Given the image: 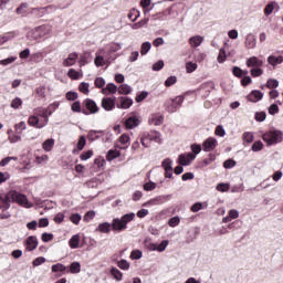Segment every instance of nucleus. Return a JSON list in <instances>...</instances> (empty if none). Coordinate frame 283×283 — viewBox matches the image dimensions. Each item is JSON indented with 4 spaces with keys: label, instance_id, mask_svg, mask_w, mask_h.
I'll use <instances>...</instances> for the list:
<instances>
[{
    "label": "nucleus",
    "instance_id": "1",
    "mask_svg": "<svg viewBox=\"0 0 283 283\" xmlns=\"http://www.w3.org/2000/svg\"><path fill=\"white\" fill-rule=\"evenodd\" d=\"M10 202H17V205H20V207H25L27 209H31L32 207V203L28 200V197L21 192H17L15 190H11L7 195L0 196V209L8 210Z\"/></svg>",
    "mask_w": 283,
    "mask_h": 283
},
{
    "label": "nucleus",
    "instance_id": "2",
    "mask_svg": "<svg viewBox=\"0 0 283 283\" xmlns=\"http://www.w3.org/2000/svg\"><path fill=\"white\" fill-rule=\"evenodd\" d=\"M262 140L266 143V145H277V143H282L283 133L282 130H270L262 135Z\"/></svg>",
    "mask_w": 283,
    "mask_h": 283
},
{
    "label": "nucleus",
    "instance_id": "3",
    "mask_svg": "<svg viewBox=\"0 0 283 283\" xmlns=\"http://www.w3.org/2000/svg\"><path fill=\"white\" fill-rule=\"evenodd\" d=\"M160 136L161 135L159 132L150 133L146 137H142L140 144L143 145V147H146V148L149 147L150 142L160 144L163 143V139L160 138Z\"/></svg>",
    "mask_w": 283,
    "mask_h": 283
},
{
    "label": "nucleus",
    "instance_id": "4",
    "mask_svg": "<svg viewBox=\"0 0 283 283\" xmlns=\"http://www.w3.org/2000/svg\"><path fill=\"white\" fill-rule=\"evenodd\" d=\"M59 107V103L50 104L46 108L38 107L34 109V114L38 116H41V118H44L43 123L48 125L50 123V117H48L49 109H56Z\"/></svg>",
    "mask_w": 283,
    "mask_h": 283
},
{
    "label": "nucleus",
    "instance_id": "5",
    "mask_svg": "<svg viewBox=\"0 0 283 283\" xmlns=\"http://www.w3.org/2000/svg\"><path fill=\"white\" fill-rule=\"evenodd\" d=\"M182 103H185V97L182 96H177L175 99H168L166 102V109L174 114V112H176L180 105H182Z\"/></svg>",
    "mask_w": 283,
    "mask_h": 283
},
{
    "label": "nucleus",
    "instance_id": "6",
    "mask_svg": "<svg viewBox=\"0 0 283 283\" xmlns=\"http://www.w3.org/2000/svg\"><path fill=\"white\" fill-rule=\"evenodd\" d=\"M52 32V27L50 25H40L38 28H35V30L33 31V39L38 40V39H43V36H48V34H50Z\"/></svg>",
    "mask_w": 283,
    "mask_h": 283
},
{
    "label": "nucleus",
    "instance_id": "7",
    "mask_svg": "<svg viewBox=\"0 0 283 283\" xmlns=\"http://www.w3.org/2000/svg\"><path fill=\"white\" fill-rule=\"evenodd\" d=\"M218 147V139L213 137H208L203 143H202V149L206 153L213 151Z\"/></svg>",
    "mask_w": 283,
    "mask_h": 283
},
{
    "label": "nucleus",
    "instance_id": "8",
    "mask_svg": "<svg viewBox=\"0 0 283 283\" xmlns=\"http://www.w3.org/2000/svg\"><path fill=\"white\" fill-rule=\"evenodd\" d=\"M174 163L171 161V159L166 158L164 159V161L161 163V167H164L166 174L165 177L166 178H171L174 176Z\"/></svg>",
    "mask_w": 283,
    "mask_h": 283
},
{
    "label": "nucleus",
    "instance_id": "9",
    "mask_svg": "<svg viewBox=\"0 0 283 283\" xmlns=\"http://www.w3.org/2000/svg\"><path fill=\"white\" fill-rule=\"evenodd\" d=\"M27 251H34L39 247V239L34 235L28 237L24 241Z\"/></svg>",
    "mask_w": 283,
    "mask_h": 283
},
{
    "label": "nucleus",
    "instance_id": "10",
    "mask_svg": "<svg viewBox=\"0 0 283 283\" xmlns=\"http://www.w3.org/2000/svg\"><path fill=\"white\" fill-rule=\"evenodd\" d=\"M191 160H196V155L192 153L179 155V165H181L182 167L191 165Z\"/></svg>",
    "mask_w": 283,
    "mask_h": 283
},
{
    "label": "nucleus",
    "instance_id": "11",
    "mask_svg": "<svg viewBox=\"0 0 283 283\" xmlns=\"http://www.w3.org/2000/svg\"><path fill=\"white\" fill-rule=\"evenodd\" d=\"M102 107L105 112H112L116 107V101L112 97H104L102 99Z\"/></svg>",
    "mask_w": 283,
    "mask_h": 283
},
{
    "label": "nucleus",
    "instance_id": "12",
    "mask_svg": "<svg viewBox=\"0 0 283 283\" xmlns=\"http://www.w3.org/2000/svg\"><path fill=\"white\" fill-rule=\"evenodd\" d=\"M28 124L31 127H36V129H43L45 127V124L39 119V116L31 115L29 116Z\"/></svg>",
    "mask_w": 283,
    "mask_h": 283
},
{
    "label": "nucleus",
    "instance_id": "13",
    "mask_svg": "<svg viewBox=\"0 0 283 283\" xmlns=\"http://www.w3.org/2000/svg\"><path fill=\"white\" fill-rule=\"evenodd\" d=\"M77 59H78V53L76 52L70 53L67 57L63 61L62 65L64 67H72V65H75Z\"/></svg>",
    "mask_w": 283,
    "mask_h": 283
},
{
    "label": "nucleus",
    "instance_id": "14",
    "mask_svg": "<svg viewBox=\"0 0 283 283\" xmlns=\"http://www.w3.org/2000/svg\"><path fill=\"white\" fill-rule=\"evenodd\" d=\"M264 98V93L262 91L254 90L248 95V101L250 103H259V101H262Z\"/></svg>",
    "mask_w": 283,
    "mask_h": 283
},
{
    "label": "nucleus",
    "instance_id": "15",
    "mask_svg": "<svg viewBox=\"0 0 283 283\" xmlns=\"http://www.w3.org/2000/svg\"><path fill=\"white\" fill-rule=\"evenodd\" d=\"M130 105H134V101L129 97H119V104H117L118 109H129Z\"/></svg>",
    "mask_w": 283,
    "mask_h": 283
},
{
    "label": "nucleus",
    "instance_id": "16",
    "mask_svg": "<svg viewBox=\"0 0 283 283\" xmlns=\"http://www.w3.org/2000/svg\"><path fill=\"white\" fill-rule=\"evenodd\" d=\"M138 125H140V119H138L137 116H130L125 120L126 129H134L135 127H138Z\"/></svg>",
    "mask_w": 283,
    "mask_h": 283
},
{
    "label": "nucleus",
    "instance_id": "17",
    "mask_svg": "<svg viewBox=\"0 0 283 283\" xmlns=\"http://www.w3.org/2000/svg\"><path fill=\"white\" fill-rule=\"evenodd\" d=\"M112 229L113 231H125V229H127V226L125 224L123 219L116 218L113 219Z\"/></svg>",
    "mask_w": 283,
    "mask_h": 283
},
{
    "label": "nucleus",
    "instance_id": "18",
    "mask_svg": "<svg viewBox=\"0 0 283 283\" xmlns=\"http://www.w3.org/2000/svg\"><path fill=\"white\" fill-rule=\"evenodd\" d=\"M262 65H264V62L256 56H252L247 60V67H252V70L255 67H262Z\"/></svg>",
    "mask_w": 283,
    "mask_h": 283
},
{
    "label": "nucleus",
    "instance_id": "19",
    "mask_svg": "<svg viewBox=\"0 0 283 283\" xmlns=\"http://www.w3.org/2000/svg\"><path fill=\"white\" fill-rule=\"evenodd\" d=\"M255 45H258V40L255 39V35L253 34H248L245 38V48L248 50H253V48H255Z\"/></svg>",
    "mask_w": 283,
    "mask_h": 283
},
{
    "label": "nucleus",
    "instance_id": "20",
    "mask_svg": "<svg viewBox=\"0 0 283 283\" xmlns=\"http://www.w3.org/2000/svg\"><path fill=\"white\" fill-rule=\"evenodd\" d=\"M118 92V86L114 83H108L105 88L102 90V93L105 96H109V94H116Z\"/></svg>",
    "mask_w": 283,
    "mask_h": 283
},
{
    "label": "nucleus",
    "instance_id": "21",
    "mask_svg": "<svg viewBox=\"0 0 283 283\" xmlns=\"http://www.w3.org/2000/svg\"><path fill=\"white\" fill-rule=\"evenodd\" d=\"M84 104L86 109H88L91 114H96L98 112V106L96 105V102L92 99H85Z\"/></svg>",
    "mask_w": 283,
    "mask_h": 283
},
{
    "label": "nucleus",
    "instance_id": "22",
    "mask_svg": "<svg viewBox=\"0 0 283 283\" xmlns=\"http://www.w3.org/2000/svg\"><path fill=\"white\" fill-rule=\"evenodd\" d=\"M203 41H205V38L201 35H195L189 39V43L191 48H200Z\"/></svg>",
    "mask_w": 283,
    "mask_h": 283
},
{
    "label": "nucleus",
    "instance_id": "23",
    "mask_svg": "<svg viewBox=\"0 0 283 283\" xmlns=\"http://www.w3.org/2000/svg\"><path fill=\"white\" fill-rule=\"evenodd\" d=\"M164 122H165V116L160 114H153L149 118V123L151 125H163Z\"/></svg>",
    "mask_w": 283,
    "mask_h": 283
},
{
    "label": "nucleus",
    "instance_id": "24",
    "mask_svg": "<svg viewBox=\"0 0 283 283\" xmlns=\"http://www.w3.org/2000/svg\"><path fill=\"white\" fill-rule=\"evenodd\" d=\"M105 50H101L99 52L96 53L94 63L96 65V67H103V65H105V57H103Z\"/></svg>",
    "mask_w": 283,
    "mask_h": 283
},
{
    "label": "nucleus",
    "instance_id": "25",
    "mask_svg": "<svg viewBox=\"0 0 283 283\" xmlns=\"http://www.w3.org/2000/svg\"><path fill=\"white\" fill-rule=\"evenodd\" d=\"M268 63L270 65H273V67H275V65H281V63H283V56L282 55H279V56L270 55L268 57Z\"/></svg>",
    "mask_w": 283,
    "mask_h": 283
},
{
    "label": "nucleus",
    "instance_id": "26",
    "mask_svg": "<svg viewBox=\"0 0 283 283\" xmlns=\"http://www.w3.org/2000/svg\"><path fill=\"white\" fill-rule=\"evenodd\" d=\"M96 231H98L99 233H109V231H112V223L109 222L99 223L98 227L96 228Z\"/></svg>",
    "mask_w": 283,
    "mask_h": 283
},
{
    "label": "nucleus",
    "instance_id": "27",
    "mask_svg": "<svg viewBox=\"0 0 283 283\" xmlns=\"http://www.w3.org/2000/svg\"><path fill=\"white\" fill-rule=\"evenodd\" d=\"M67 76L72 78V81H78L81 76H83V71H76L74 69H70L67 72Z\"/></svg>",
    "mask_w": 283,
    "mask_h": 283
},
{
    "label": "nucleus",
    "instance_id": "28",
    "mask_svg": "<svg viewBox=\"0 0 283 283\" xmlns=\"http://www.w3.org/2000/svg\"><path fill=\"white\" fill-rule=\"evenodd\" d=\"M119 156L120 151L111 149L106 154V160H108V163H112V160H116V158H118Z\"/></svg>",
    "mask_w": 283,
    "mask_h": 283
},
{
    "label": "nucleus",
    "instance_id": "29",
    "mask_svg": "<svg viewBox=\"0 0 283 283\" xmlns=\"http://www.w3.org/2000/svg\"><path fill=\"white\" fill-rule=\"evenodd\" d=\"M69 244L71 249H78V244H81V238L78 237V234L73 235L70 239Z\"/></svg>",
    "mask_w": 283,
    "mask_h": 283
},
{
    "label": "nucleus",
    "instance_id": "30",
    "mask_svg": "<svg viewBox=\"0 0 283 283\" xmlns=\"http://www.w3.org/2000/svg\"><path fill=\"white\" fill-rule=\"evenodd\" d=\"M53 147H54V139H52V138L46 139V140L42 144V149H43L44 151H52Z\"/></svg>",
    "mask_w": 283,
    "mask_h": 283
},
{
    "label": "nucleus",
    "instance_id": "31",
    "mask_svg": "<svg viewBox=\"0 0 283 283\" xmlns=\"http://www.w3.org/2000/svg\"><path fill=\"white\" fill-rule=\"evenodd\" d=\"M118 94H132V86H129L128 84H122L118 88H117Z\"/></svg>",
    "mask_w": 283,
    "mask_h": 283
},
{
    "label": "nucleus",
    "instance_id": "32",
    "mask_svg": "<svg viewBox=\"0 0 283 283\" xmlns=\"http://www.w3.org/2000/svg\"><path fill=\"white\" fill-rule=\"evenodd\" d=\"M119 143H120V145H126V147H120V149H127V147H129V135H127V134H123V135H120V137H119Z\"/></svg>",
    "mask_w": 283,
    "mask_h": 283
},
{
    "label": "nucleus",
    "instance_id": "33",
    "mask_svg": "<svg viewBox=\"0 0 283 283\" xmlns=\"http://www.w3.org/2000/svg\"><path fill=\"white\" fill-rule=\"evenodd\" d=\"M111 275H113V277L117 280V282H120V280H123V272H120V270L116 268H112Z\"/></svg>",
    "mask_w": 283,
    "mask_h": 283
},
{
    "label": "nucleus",
    "instance_id": "34",
    "mask_svg": "<svg viewBox=\"0 0 283 283\" xmlns=\"http://www.w3.org/2000/svg\"><path fill=\"white\" fill-rule=\"evenodd\" d=\"M70 273H73V274L81 273V263L80 262L71 263Z\"/></svg>",
    "mask_w": 283,
    "mask_h": 283
},
{
    "label": "nucleus",
    "instance_id": "35",
    "mask_svg": "<svg viewBox=\"0 0 283 283\" xmlns=\"http://www.w3.org/2000/svg\"><path fill=\"white\" fill-rule=\"evenodd\" d=\"M149 50H151V42H144L140 48L142 56H145V54H147V52H149Z\"/></svg>",
    "mask_w": 283,
    "mask_h": 283
},
{
    "label": "nucleus",
    "instance_id": "36",
    "mask_svg": "<svg viewBox=\"0 0 283 283\" xmlns=\"http://www.w3.org/2000/svg\"><path fill=\"white\" fill-rule=\"evenodd\" d=\"M134 218H136V213L130 212V213L124 214V216L122 217V221H123L124 224L127 227V223H128V222H132V220H134Z\"/></svg>",
    "mask_w": 283,
    "mask_h": 283
},
{
    "label": "nucleus",
    "instance_id": "37",
    "mask_svg": "<svg viewBox=\"0 0 283 283\" xmlns=\"http://www.w3.org/2000/svg\"><path fill=\"white\" fill-rule=\"evenodd\" d=\"M51 269H52L53 273H59V271L61 273H63V271H66L67 268L65 265H63L62 263H56V264L52 265Z\"/></svg>",
    "mask_w": 283,
    "mask_h": 283
},
{
    "label": "nucleus",
    "instance_id": "38",
    "mask_svg": "<svg viewBox=\"0 0 283 283\" xmlns=\"http://www.w3.org/2000/svg\"><path fill=\"white\" fill-rule=\"evenodd\" d=\"M45 92H48L45 86H39L35 88V94L39 96V98H45Z\"/></svg>",
    "mask_w": 283,
    "mask_h": 283
},
{
    "label": "nucleus",
    "instance_id": "39",
    "mask_svg": "<svg viewBox=\"0 0 283 283\" xmlns=\"http://www.w3.org/2000/svg\"><path fill=\"white\" fill-rule=\"evenodd\" d=\"M232 74L237 76L238 78L242 77V74H249V71H242V69L234 66L232 69Z\"/></svg>",
    "mask_w": 283,
    "mask_h": 283
},
{
    "label": "nucleus",
    "instance_id": "40",
    "mask_svg": "<svg viewBox=\"0 0 283 283\" xmlns=\"http://www.w3.org/2000/svg\"><path fill=\"white\" fill-rule=\"evenodd\" d=\"M118 269H122V271H129V262L127 260H120L117 262Z\"/></svg>",
    "mask_w": 283,
    "mask_h": 283
},
{
    "label": "nucleus",
    "instance_id": "41",
    "mask_svg": "<svg viewBox=\"0 0 283 283\" xmlns=\"http://www.w3.org/2000/svg\"><path fill=\"white\" fill-rule=\"evenodd\" d=\"M279 86H280V82H277V80H273V78L268 80L266 87L269 90H275V87H279Z\"/></svg>",
    "mask_w": 283,
    "mask_h": 283
},
{
    "label": "nucleus",
    "instance_id": "42",
    "mask_svg": "<svg viewBox=\"0 0 283 283\" xmlns=\"http://www.w3.org/2000/svg\"><path fill=\"white\" fill-rule=\"evenodd\" d=\"M217 61L218 63H224L227 61V51L224 49H220Z\"/></svg>",
    "mask_w": 283,
    "mask_h": 283
},
{
    "label": "nucleus",
    "instance_id": "43",
    "mask_svg": "<svg viewBox=\"0 0 283 283\" xmlns=\"http://www.w3.org/2000/svg\"><path fill=\"white\" fill-rule=\"evenodd\" d=\"M196 70H198V64H196L193 62H188L186 64V71L188 74H191V72H196Z\"/></svg>",
    "mask_w": 283,
    "mask_h": 283
},
{
    "label": "nucleus",
    "instance_id": "44",
    "mask_svg": "<svg viewBox=\"0 0 283 283\" xmlns=\"http://www.w3.org/2000/svg\"><path fill=\"white\" fill-rule=\"evenodd\" d=\"M251 149L252 151H262V149H264V144L260 140L254 142Z\"/></svg>",
    "mask_w": 283,
    "mask_h": 283
},
{
    "label": "nucleus",
    "instance_id": "45",
    "mask_svg": "<svg viewBox=\"0 0 283 283\" xmlns=\"http://www.w3.org/2000/svg\"><path fill=\"white\" fill-rule=\"evenodd\" d=\"M21 105H23V101L20 97H15L14 99H12L11 102V107L13 109H19V107H21Z\"/></svg>",
    "mask_w": 283,
    "mask_h": 283
},
{
    "label": "nucleus",
    "instance_id": "46",
    "mask_svg": "<svg viewBox=\"0 0 283 283\" xmlns=\"http://www.w3.org/2000/svg\"><path fill=\"white\" fill-rule=\"evenodd\" d=\"M250 73H251V76L255 78L258 76H262V74H264V71L260 69V66H258V67L251 69Z\"/></svg>",
    "mask_w": 283,
    "mask_h": 283
},
{
    "label": "nucleus",
    "instance_id": "47",
    "mask_svg": "<svg viewBox=\"0 0 283 283\" xmlns=\"http://www.w3.org/2000/svg\"><path fill=\"white\" fill-rule=\"evenodd\" d=\"M95 217H96V212L94 210H91L84 214L83 220L84 222H90V220H94Z\"/></svg>",
    "mask_w": 283,
    "mask_h": 283
},
{
    "label": "nucleus",
    "instance_id": "48",
    "mask_svg": "<svg viewBox=\"0 0 283 283\" xmlns=\"http://www.w3.org/2000/svg\"><path fill=\"white\" fill-rule=\"evenodd\" d=\"M80 92H82V94H90V84L82 82L78 86Z\"/></svg>",
    "mask_w": 283,
    "mask_h": 283
},
{
    "label": "nucleus",
    "instance_id": "49",
    "mask_svg": "<svg viewBox=\"0 0 283 283\" xmlns=\"http://www.w3.org/2000/svg\"><path fill=\"white\" fill-rule=\"evenodd\" d=\"M177 81H178V77H176V76H169V77L166 80L165 85H166V87H171V85H176Z\"/></svg>",
    "mask_w": 283,
    "mask_h": 283
},
{
    "label": "nucleus",
    "instance_id": "50",
    "mask_svg": "<svg viewBox=\"0 0 283 283\" xmlns=\"http://www.w3.org/2000/svg\"><path fill=\"white\" fill-rule=\"evenodd\" d=\"M70 220L73 222V224H78L82 220V217L80 213H73L71 214Z\"/></svg>",
    "mask_w": 283,
    "mask_h": 283
},
{
    "label": "nucleus",
    "instance_id": "51",
    "mask_svg": "<svg viewBox=\"0 0 283 283\" xmlns=\"http://www.w3.org/2000/svg\"><path fill=\"white\" fill-rule=\"evenodd\" d=\"M11 160H19L18 157H6L0 161V167H6Z\"/></svg>",
    "mask_w": 283,
    "mask_h": 283
},
{
    "label": "nucleus",
    "instance_id": "52",
    "mask_svg": "<svg viewBox=\"0 0 283 283\" xmlns=\"http://www.w3.org/2000/svg\"><path fill=\"white\" fill-rule=\"evenodd\" d=\"M14 61H17V56H11L4 60H0V65H10L12 63H14Z\"/></svg>",
    "mask_w": 283,
    "mask_h": 283
},
{
    "label": "nucleus",
    "instance_id": "53",
    "mask_svg": "<svg viewBox=\"0 0 283 283\" xmlns=\"http://www.w3.org/2000/svg\"><path fill=\"white\" fill-rule=\"evenodd\" d=\"M243 140L244 143H248V144L253 143V133H250V132L243 133Z\"/></svg>",
    "mask_w": 283,
    "mask_h": 283
},
{
    "label": "nucleus",
    "instance_id": "54",
    "mask_svg": "<svg viewBox=\"0 0 283 283\" xmlns=\"http://www.w3.org/2000/svg\"><path fill=\"white\" fill-rule=\"evenodd\" d=\"M25 12H28V3L23 2L17 8V14H25Z\"/></svg>",
    "mask_w": 283,
    "mask_h": 283
},
{
    "label": "nucleus",
    "instance_id": "55",
    "mask_svg": "<svg viewBox=\"0 0 283 283\" xmlns=\"http://www.w3.org/2000/svg\"><path fill=\"white\" fill-rule=\"evenodd\" d=\"M156 189V182L149 181L144 185V191H154Z\"/></svg>",
    "mask_w": 283,
    "mask_h": 283
},
{
    "label": "nucleus",
    "instance_id": "56",
    "mask_svg": "<svg viewBox=\"0 0 283 283\" xmlns=\"http://www.w3.org/2000/svg\"><path fill=\"white\" fill-rule=\"evenodd\" d=\"M167 247H169V241L164 240V241H161V243L159 245H157V251H159V253H163V251H165V249H167Z\"/></svg>",
    "mask_w": 283,
    "mask_h": 283
},
{
    "label": "nucleus",
    "instance_id": "57",
    "mask_svg": "<svg viewBox=\"0 0 283 283\" xmlns=\"http://www.w3.org/2000/svg\"><path fill=\"white\" fill-rule=\"evenodd\" d=\"M169 227H178V224H180V217H172L169 221H168Z\"/></svg>",
    "mask_w": 283,
    "mask_h": 283
},
{
    "label": "nucleus",
    "instance_id": "58",
    "mask_svg": "<svg viewBox=\"0 0 283 283\" xmlns=\"http://www.w3.org/2000/svg\"><path fill=\"white\" fill-rule=\"evenodd\" d=\"M130 258L132 260H140V258H143V252L140 250H134L130 253Z\"/></svg>",
    "mask_w": 283,
    "mask_h": 283
},
{
    "label": "nucleus",
    "instance_id": "59",
    "mask_svg": "<svg viewBox=\"0 0 283 283\" xmlns=\"http://www.w3.org/2000/svg\"><path fill=\"white\" fill-rule=\"evenodd\" d=\"M41 264H45V258L39 256L35 260H33L32 265L33 266H41Z\"/></svg>",
    "mask_w": 283,
    "mask_h": 283
},
{
    "label": "nucleus",
    "instance_id": "60",
    "mask_svg": "<svg viewBox=\"0 0 283 283\" xmlns=\"http://www.w3.org/2000/svg\"><path fill=\"white\" fill-rule=\"evenodd\" d=\"M85 145H86L85 137L81 136L78 142H77V149H78V151H83V148L85 147Z\"/></svg>",
    "mask_w": 283,
    "mask_h": 283
},
{
    "label": "nucleus",
    "instance_id": "61",
    "mask_svg": "<svg viewBox=\"0 0 283 283\" xmlns=\"http://www.w3.org/2000/svg\"><path fill=\"white\" fill-rule=\"evenodd\" d=\"M214 134H216V136H220V138H223V136H226L227 132L224 130V127L217 126Z\"/></svg>",
    "mask_w": 283,
    "mask_h": 283
},
{
    "label": "nucleus",
    "instance_id": "62",
    "mask_svg": "<svg viewBox=\"0 0 283 283\" xmlns=\"http://www.w3.org/2000/svg\"><path fill=\"white\" fill-rule=\"evenodd\" d=\"M76 98H78V93L72 91L66 93L67 101H76Z\"/></svg>",
    "mask_w": 283,
    "mask_h": 283
},
{
    "label": "nucleus",
    "instance_id": "63",
    "mask_svg": "<svg viewBox=\"0 0 283 283\" xmlns=\"http://www.w3.org/2000/svg\"><path fill=\"white\" fill-rule=\"evenodd\" d=\"M217 191H221L224 193V191H229V184H219L217 186Z\"/></svg>",
    "mask_w": 283,
    "mask_h": 283
},
{
    "label": "nucleus",
    "instance_id": "64",
    "mask_svg": "<svg viewBox=\"0 0 283 283\" xmlns=\"http://www.w3.org/2000/svg\"><path fill=\"white\" fill-rule=\"evenodd\" d=\"M104 86H105V78H103V77H97V78L95 80V87L101 88V87H104Z\"/></svg>",
    "mask_w": 283,
    "mask_h": 283
}]
</instances>
